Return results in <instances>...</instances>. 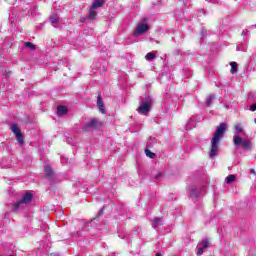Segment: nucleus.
<instances>
[{
    "label": "nucleus",
    "mask_w": 256,
    "mask_h": 256,
    "mask_svg": "<svg viewBox=\"0 0 256 256\" xmlns=\"http://www.w3.org/2000/svg\"><path fill=\"white\" fill-rule=\"evenodd\" d=\"M225 131H227V124L221 123L217 127L211 140L210 157H216L217 153L219 152V143L223 135H225Z\"/></svg>",
    "instance_id": "nucleus-1"
},
{
    "label": "nucleus",
    "mask_w": 256,
    "mask_h": 256,
    "mask_svg": "<svg viewBox=\"0 0 256 256\" xmlns=\"http://www.w3.org/2000/svg\"><path fill=\"white\" fill-rule=\"evenodd\" d=\"M235 131H236V134L233 136V143L235 147H242L246 151H249V149H251V140L243 139L241 138V136H239V135H245V130H243V125L236 124Z\"/></svg>",
    "instance_id": "nucleus-2"
},
{
    "label": "nucleus",
    "mask_w": 256,
    "mask_h": 256,
    "mask_svg": "<svg viewBox=\"0 0 256 256\" xmlns=\"http://www.w3.org/2000/svg\"><path fill=\"white\" fill-rule=\"evenodd\" d=\"M33 201V194L31 192H26L22 199L13 204L12 211H21L25 205H29Z\"/></svg>",
    "instance_id": "nucleus-3"
},
{
    "label": "nucleus",
    "mask_w": 256,
    "mask_h": 256,
    "mask_svg": "<svg viewBox=\"0 0 256 256\" xmlns=\"http://www.w3.org/2000/svg\"><path fill=\"white\" fill-rule=\"evenodd\" d=\"M151 105H153V100L151 98H146L140 102V106L137 109L140 115H148L149 111H151Z\"/></svg>",
    "instance_id": "nucleus-4"
},
{
    "label": "nucleus",
    "mask_w": 256,
    "mask_h": 256,
    "mask_svg": "<svg viewBox=\"0 0 256 256\" xmlns=\"http://www.w3.org/2000/svg\"><path fill=\"white\" fill-rule=\"evenodd\" d=\"M11 131H12V133H14L18 143L20 145H23L25 143V140L23 138V134H21V129H19V126H17V124H12Z\"/></svg>",
    "instance_id": "nucleus-5"
},
{
    "label": "nucleus",
    "mask_w": 256,
    "mask_h": 256,
    "mask_svg": "<svg viewBox=\"0 0 256 256\" xmlns=\"http://www.w3.org/2000/svg\"><path fill=\"white\" fill-rule=\"evenodd\" d=\"M147 31H149V26L147 24L140 23L137 25L134 35L139 37V35H143V33H147Z\"/></svg>",
    "instance_id": "nucleus-6"
},
{
    "label": "nucleus",
    "mask_w": 256,
    "mask_h": 256,
    "mask_svg": "<svg viewBox=\"0 0 256 256\" xmlns=\"http://www.w3.org/2000/svg\"><path fill=\"white\" fill-rule=\"evenodd\" d=\"M207 247H209V239L206 238L198 244L196 254L201 256Z\"/></svg>",
    "instance_id": "nucleus-7"
},
{
    "label": "nucleus",
    "mask_w": 256,
    "mask_h": 256,
    "mask_svg": "<svg viewBox=\"0 0 256 256\" xmlns=\"http://www.w3.org/2000/svg\"><path fill=\"white\" fill-rule=\"evenodd\" d=\"M207 247H209V239L206 238L198 244L196 254L201 256Z\"/></svg>",
    "instance_id": "nucleus-8"
},
{
    "label": "nucleus",
    "mask_w": 256,
    "mask_h": 256,
    "mask_svg": "<svg viewBox=\"0 0 256 256\" xmlns=\"http://www.w3.org/2000/svg\"><path fill=\"white\" fill-rule=\"evenodd\" d=\"M97 123H99V121L95 118L87 122L84 125V131H91V129H95V127H97Z\"/></svg>",
    "instance_id": "nucleus-9"
},
{
    "label": "nucleus",
    "mask_w": 256,
    "mask_h": 256,
    "mask_svg": "<svg viewBox=\"0 0 256 256\" xmlns=\"http://www.w3.org/2000/svg\"><path fill=\"white\" fill-rule=\"evenodd\" d=\"M97 106H98L100 113H103V115H105V113H106L105 105L103 104V98H101V95L98 96Z\"/></svg>",
    "instance_id": "nucleus-10"
},
{
    "label": "nucleus",
    "mask_w": 256,
    "mask_h": 256,
    "mask_svg": "<svg viewBox=\"0 0 256 256\" xmlns=\"http://www.w3.org/2000/svg\"><path fill=\"white\" fill-rule=\"evenodd\" d=\"M104 3H105V0H95L92 3L91 8L92 9H99V7H103Z\"/></svg>",
    "instance_id": "nucleus-11"
},
{
    "label": "nucleus",
    "mask_w": 256,
    "mask_h": 256,
    "mask_svg": "<svg viewBox=\"0 0 256 256\" xmlns=\"http://www.w3.org/2000/svg\"><path fill=\"white\" fill-rule=\"evenodd\" d=\"M67 114V106H59L57 108V115H59V117H62V115Z\"/></svg>",
    "instance_id": "nucleus-12"
},
{
    "label": "nucleus",
    "mask_w": 256,
    "mask_h": 256,
    "mask_svg": "<svg viewBox=\"0 0 256 256\" xmlns=\"http://www.w3.org/2000/svg\"><path fill=\"white\" fill-rule=\"evenodd\" d=\"M87 19H91V20L97 19V12L92 7H90V11H89V14L87 16Z\"/></svg>",
    "instance_id": "nucleus-13"
},
{
    "label": "nucleus",
    "mask_w": 256,
    "mask_h": 256,
    "mask_svg": "<svg viewBox=\"0 0 256 256\" xmlns=\"http://www.w3.org/2000/svg\"><path fill=\"white\" fill-rule=\"evenodd\" d=\"M213 101H215V94H211L206 98V106L211 107V105H213Z\"/></svg>",
    "instance_id": "nucleus-14"
},
{
    "label": "nucleus",
    "mask_w": 256,
    "mask_h": 256,
    "mask_svg": "<svg viewBox=\"0 0 256 256\" xmlns=\"http://www.w3.org/2000/svg\"><path fill=\"white\" fill-rule=\"evenodd\" d=\"M50 21H51L53 26H56L57 23H59V15L52 14V17H50Z\"/></svg>",
    "instance_id": "nucleus-15"
},
{
    "label": "nucleus",
    "mask_w": 256,
    "mask_h": 256,
    "mask_svg": "<svg viewBox=\"0 0 256 256\" xmlns=\"http://www.w3.org/2000/svg\"><path fill=\"white\" fill-rule=\"evenodd\" d=\"M161 221H163V218H154L152 220L153 229H157V227L159 226V223H161Z\"/></svg>",
    "instance_id": "nucleus-16"
},
{
    "label": "nucleus",
    "mask_w": 256,
    "mask_h": 256,
    "mask_svg": "<svg viewBox=\"0 0 256 256\" xmlns=\"http://www.w3.org/2000/svg\"><path fill=\"white\" fill-rule=\"evenodd\" d=\"M190 195L191 197H199V189H197V187H192Z\"/></svg>",
    "instance_id": "nucleus-17"
},
{
    "label": "nucleus",
    "mask_w": 256,
    "mask_h": 256,
    "mask_svg": "<svg viewBox=\"0 0 256 256\" xmlns=\"http://www.w3.org/2000/svg\"><path fill=\"white\" fill-rule=\"evenodd\" d=\"M44 173L47 177H51V175H53V169H51L50 166H45Z\"/></svg>",
    "instance_id": "nucleus-18"
},
{
    "label": "nucleus",
    "mask_w": 256,
    "mask_h": 256,
    "mask_svg": "<svg viewBox=\"0 0 256 256\" xmlns=\"http://www.w3.org/2000/svg\"><path fill=\"white\" fill-rule=\"evenodd\" d=\"M230 66H231L230 73H232V74L237 73V62H231Z\"/></svg>",
    "instance_id": "nucleus-19"
},
{
    "label": "nucleus",
    "mask_w": 256,
    "mask_h": 256,
    "mask_svg": "<svg viewBox=\"0 0 256 256\" xmlns=\"http://www.w3.org/2000/svg\"><path fill=\"white\" fill-rule=\"evenodd\" d=\"M155 57H156L155 54H153L152 52H149L146 54L145 59H146V61H153V59H155Z\"/></svg>",
    "instance_id": "nucleus-20"
},
{
    "label": "nucleus",
    "mask_w": 256,
    "mask_h": 256,
    "mask_svg": "<svg viewBox=\"0 0 256 256\" xmlns=\"http://www.w3.org/2000/svg\"><path fill=\"white\" fill-rule=\"evenodd\" d=\"M24 47H27V49H30L31 51H34L35 45L31 42H25Z\"/></svg>",
    "instance_id": "nucleus-21"
},
{
    "label": "nucleus",
    "mask_w": 256,
    "mask_h": 256,
    "mask_svg": "<svg viewBox=\"0 0 256 256\" xmlns=\"http://www.w3.org/2000/svg\"><path fill=\"white\" fill-rule=\"evenodd\" d=\"M233 181H235V175H229L225 179V182L228 183V184L233 183Z\"/></svg>",
    "instance_id": "nucleus-22"
},
{
    "label": "nucleus",
    "mask_w": 256,
    "mask_h": 256,
    "mask_svg": "<svg viewBox=\"0 0 256 256\" xmlns=\"http://www.w3.org/2000/svg\"><path fill=\"white\" fill-rule=\"evenodd\" d=\"M145 153L150 159H155V153L151 152V150L146 149Z\"/></svg>",
    "instance_id": "nucleus-23"
},
{
    "label": "nucleus",
    "mask_w": 256,
    "mask_h": 256,
    "mask_svg": "<svg viewBox=\"0 0 256 256\" xmlns=\"http://www.w3.org/2000/svg\"><path fill=\"white\" fill-rule=\"evenodd\" d=\"M250 111H256V104H252L250 106Z\"/></svg>",
    "instance_id": "nucleus-24"
},
{
    "label": "nucleus",
    "mask_w": 256,
    "mask_h": 256,
    "mask_svg": "<svg viewBox=\"0 0 256 256\" xmlns=\"http://www.w3.org/2000/svg\"><path fill=\"white\" fill-rule=\"evenodd\" d=\"M247 33H249V30H247V29H245V30L242 31V35H243V36L247 35Z\"/></svg>",
    "instance_id": "nucleus-25"
},
{
    "label": "nucleus",
    "mask_w": 256,
    "mask_h": 256,
    "mask_svg": "<svg viewBox=\"0 0 256 256\" xmlns=\"http://www.w3.org/2000/svg\"><path fill=\"white\" fill-rule=\"evenodd\" d=\"M161 175H163L162 173H159L157 176H156V179H159V177H161Z\"/></svg>",
    "instance_id": "nucleus-26"
},
{
    "label": "nucleus",
    "mask_w": 256,
    "mask_h": 256,
    "mask_svg": "<svg viewBox=\"0 0 256 256\" xmlns=\"http://www.w3.org/2000/svg\"><path fill=\"white\" fill-rule=\"evenodd\" d=\"M99 215H103V210H100Z\"/></svg>",
    "instance_id": "nucleus-27"
},
{
    "label": "nucleus",
    "mask_w": 256,
    "mask_h": 256,
    "mask_svg": "<svg viewBox=\"0 0 256 256\" xmlns=\"http://www.w3.org/2000/svg\"><path fill=\"white\" fill-rule=\"evenodd\" d=\"M82 23L85 21V18H81V20H80Z\"/></svg>",
    "instance_id": "nucleus-28"
},
{
    "label": "nucleus",
    "mask_w": 256,
    "mask_h": 256,
    "mask_svg": "<svg viewBox=\"0 0 256 256\" xmlns=\"http://www.w3.org/2000/svg\"><path fill=\"white\" fill-rule=\"evenodd\" d=\"M156 256H161V254H160V253H157Z\"/></svg>",
    "instance_id": "nucleus-29"
},
{
    "label": "nucleus",
    "mask_w": 256,
    "mask_h": 256,
    "mask_svg": "<svg viewBox=\"0 0 256 256\" xmlns=\"http://www.w3.org/2000/svg\"><path fill=\"white\" fill-rule=\"evenodd\" d=\"M207 1H211V0H207Z\"/></svg>",
    "instance_id": "nucleus-30"
}]
</instances>
